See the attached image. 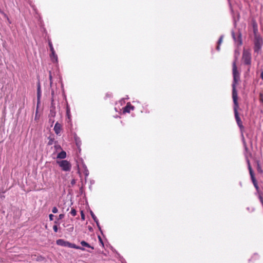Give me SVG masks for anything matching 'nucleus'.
I'll return each mask as SVG.
<instances>
[{"label":"nucleus","mask_w":263,"mask_h":263,"mask_svg":"<svg viewBox=\"0 0 263 263\" xmlns=\"http://www.w3.org/2000/svg\"><path fill=\"white\" fill-rule=\"evenodd\" d=\"M233 83L232 84L233 91H232V98L233 100V102L234 103V112H235V116L237 121V123L239 126V127L241 129L243 126L242 125L241 121L240 120V118L238 117V112L237 110V108L238 107V103H237V94L236 90V85L237 82L239 81V73L237 70V67L236 66L235 62H234L233 63Z\"/></svg>","instance_id":"1"},{"label":"nucleus","mask_w":263,"mask_h":263,"mask_svg":"<svg viewBox=\"0 0 263 263\" xmlns=\"http://www.w3.org/2000/svg\"><path fill=\"white\" fill-rule=\"evenodd\" d=\"M254 51L256 52H258L261 50L263 45V40L261 36L254 37Z\"/></svg>","instance_id":"2"},{"label":"nucleus","mask_w":263,"mask_h":263,"mask_svg":"<svg viewBox=\"0 0 263 263\" xmlns=\"http://www.w3.org/2000/svg\"><path fill=\"white\" fill-rule=\"evenodd\" d=\"M58 164L62 169L64 171H69L71 169V164L67 160L58 161Z\"/></svg>","instance_id":"3"},{"label":"nucleus","mask_w":263,"mask_h":263,"mask_svg":"<svg viewBox=\"0 0 263 263\" xmlns=\"http://www.w3.org/2000/svg\"><path fill=\"white\" fill-rule=\"evenodd\" d=\"M252 27H253V30L254 37L257 36H260V35L258 33V26H257V24L256 22H255V21L253 22Z\"/></svg>","instance_id":"4"},{"label":"nucleus","mask_w":263,"mask_h":263,"mask_svg":"<svg viewBox=\"0 0 263 263\" xmlns=\"http://www.w3.org/2000/svg\"><path fill=\"white\" fill-rule=\"evenodd\" d=\"M61 127L62 126L60 123H59L58 122H57L55 123L54 127V130L57 135H59L60 133L61 130Z\"/></svg>","instance_id":"5"},{"label":"nucleus","mask_w":263,"mask_h":263,"mask_svg":"<svg viewBox=\"0 0 263 263\" xmlns=\"http://www.w3.org/2000/svg\"><path fill=\"white\" fill-rule=\"evenodd\" d=\"M66 247H68L69 248H74V249H80L81 250H84V249H83L80 247L77 246L76 245H74L73 243H70L68 241L67 243Z\"/></svg>","instance_id":"6"},{"label":"nucleus","mask_w":263,"mask_h":263,"mask_svg":"<svg viewBox=\"0 0 263 263\" xmlns=\"http://www.w3.org/2000/svg\"><path fill=\"white\" fill-rule=\"evenodd\" d=\"M251 178L252 181V182L253 183V185H254V187H255V189L257 190H258L259 189V187H258V184H257V180H256V179L255 178L254 175L253 176H251Z\"/></svg>","instance_id":"7"},{"label":"nucleus","mask_w":263,"mask_h":263,"mask_svg":"<svg viewBox=\"0 0 263 263\" xmlns=\"http://www.w3.org/2000/svg\"><path fill=\"white\" fill-rule=\"evenodd\" d=\"M57 244L61 246H67V241H65L63 239H58L57 240Z\"/></svg>","instance_id":"8"},{"label":"nucleus","mask_w":263,"mask_h":263,"mask_svg":"<svg viewBox=\"0 0 263 263\" xmlns=\"http://www.w3.org/2000/svg\"><path fill=\"white\" fill-rule=\"evenodd\" d=\"M49 46H50V50L51 51L52 56H53L54 58H55L56 60H57V55L55 54V51L54 50V49H53V47L52 46V44H51V43L50 42H49Z\"/></svg>","instance_id":"9"},{"label":"nucleus","mask_w":263,"mask_h":263,"mask_svg":"<svg viewBox=\"0 0 263 263\" xmlns=\"http://www.w3.org/2000/svg\"><path fill=\"white\" fill-rule=\"evenodd\" d=\"M66 157V153L64 151H62L57 156L58 158L64 159Z\"/></svg>","instance_id":"10"},{"label":"nucleus","mask_w":263,"mask_h":263,"mask_svg":"<svg viewBox=\"0 0 263 263\" xmlns=\"http://www.w3.org/2000/svg\"><path fill=\"white\" fill-rule=\"evenodd\" d=\"M81 244L82 245V246H83L84 247H88V248H90L92 249H93V247L90 246L87 242H86L85 241H82L81 242Z\"/></svg>","instance_id":"11"},{"label":"nucleus","mask_w":263,"mask_h":263,"mask_svg":"<svg viewBox=\"0 0 263 263\" xmlns=\"http://www.w3.org/2000/svg\"><path fill=\"white\" fill-rule=\"evenodd\" d=\"M132 109V110L134 109V107L133 106H128L127 105L124 109V112H129L130 111V109Z\"/></svg>","instance_id":"12"},{"label":"nucleus","mask_w":263,"mask_h":263,"mask_svg":"<svg viewBox=\"0 0 263 263\" xmlns=\"http://www.w3.org/2000/svg\"><path fill=\"white\" fill-rule=\"evenodd\" d=\"M90 214H91V216L92 218H93V219L95 220V221L97 223V225L98 226V220L96 216L95 215V214H93V213L92 212H91Z\"/></svg>","instance_id":"13"},{"label":"nucleus","mask_w":263,"mask_h":263,"mask_svg":"<svg viewBox=\"0 0 263 263\" xmlns=\"http://www.w3.org/2000/svg\"><path fill=\"white\" fill-rule=\"evenodd\" d=\"M70 214L73 216H75L77 214V211H76L75 209H72L71 211H70Z\"/></svg>","instance_id":"14"},{"label":"nucleus","mask_w":263,"mask_h":263,"mask_svg":"<svg viewBox=\"0 0 263 263\" xmlns=\"http://www.w3.org/2000/svg\"><path fill=\"white\" fill-rule=\"evenodd\" d=\"M249 173H250V175L251 176H253L254 175V173H253V171L251 168V167L250 166V165H249Z\"/></svg>","instance_id":"15"},{"label":"nucleus","mask_w":263,"mask_h":263,"mask_svg":"<svg viewBox=\"0 0 263 263\" xmlns=\"http://www.w3.org/2000/svg\"><path fill=\"white\" fill-rule=\"evenodd\" d=\"M53 213H57L58 212V210L56 207H53L52 210Z\"/></svg>","instance_id":"16"},{"label":"nucleus","mask_w":263,"mask_h":263,"mask_svg":"<svg viewBox=\"0 0 263 263\" xmlns=\"http://www.w3.org/2000/svg\"><path fill=\"white\" fill-rule=\"evenodd\" d=\"M40 95H41L40 87V86H39L38 89H37V98H38V99H39V98L40 97Z\"/></svg>","instance_id":"17"},{"label":"nucleus","mask_w":263,"mask_h":263,"mask_svg":"<svg viewBox=\"0 0 263 263\" xmlns=\"http://www.w3.org/2000/svg\"><path fill=\"white\" fill-rule=\"evenodd\" d=\"M81 219L84 220L85 219V215L83 213V211H81Z\"/></svg>","instance_id":"18"},{"label":"nucleus","mask_w":263,"mask_h":263,"mask_svg":"<svg viewBox=\"0 0 263 263\" xmlns=\"http://www.w3.org/2000/svg\"><path fill=\"white\" fill-rule=\"evenodd\" d=\"M64 217V215L63 214H61L59 216L58 220L62 219Z\"/></svg>","instance_id":"19"},{"label":"nucleus","mask_w":263,"mask_h":263,"mask_svg":"<svg viewBox=\"0 0 263 263\" xmlns=\"http://www.w3.org/2000/svg\"><path fill=\"white\" fill-rule=\"evenodd\" d=\"M53 229L55 232H57L58 231V227L57 225H54L53 227Z\"/></svg>","instance_id":"20"},{"label":"nucleus","mask_w":263,"mask_h":263,"mask_svg":"<svg viewBox=\"0 0 263 263\" xmlns=\"http://www.w3.org/2000/svg\"><path fill=\"white\" fill-rule=\"evenodd\" d=\"M222 42V36H221L218 40V44H220Z\"/></svg>","instance_id":"21"},{"label":"nucleus","mask_w":263,"mask_h":263,"mask_svg":"<svg viewBox=\"0 0 263 263\" xmlns=\"http://www.w3.org/2000/svg\"><path fill=\"white\" fill-rule=\"evenodd\" d=\"M53 215L52 214H50L49 217V219L50 220H53Z\"/></svg>","instance_id":"22"},{"label":"nucleus","mask_w":263,"mask_h":263,"mask_svg":"<svg viewBox=\"0 0 263 263\" xmlns=\"http://www.w3.org/2000/svg\"><path fill=\"white\" fill-rule=\"evenodd\" d=\"M55 148H56L57 150H58L59 149H61V146L59 145H55Z\"/></svg>","instance_id":"23"},{"label":"nucleus","mask_w":263,"mask_h":263,"mask_svg":"<svg viewBox=\"0 0 263 263\" xmlns=\"http://www.w3.org/2000/svg\"><path fill=\"white\" fill-rule=\"evenodd\" d=\"M242 140L243 141V143H244V144H245V149H246V145H245V137L243 136V135L242 134Z\"/></svg>","instance_id":"24"},{"label":"nucleus","mask_w":263,"mask_h":263,"mask_svg":"<svg viewBox=\"0 0 263 263\" xmlns=\"http://www.w3.org/2000/svg\"><path fill=\"white\" fill-rule=\"evenodd\" d=\"M247 62H248V64H250V58H249V57H248V61H247Z\"/></svg>","instance_id":"25"},{"label":"nucleus","mask_w":263,"mask_h":263,"mask_svg":"<svg viewBox=\"0 0 263 263\" xmlns=\"http://www.w3.org/2000/svg\"><path fill=\"white\" fill-rule=\"evenodd\" d=\"M243 58L244 61L246 62L247 61V58L245 57V55H243Z\"/></svg>","instance_id":"26"},{"label":"nucleus","mask_w":263,"mask_h":263,"mask_svg":"<svg viewBox=\"0 0 263 263\" xmlns=\"http://www.w3.org/2000/svg\"><path fill=\"white\" fill-rule=\"evenodd\" d=\"M241 44V41H240L239 40H238V44Z\"/></svg>","instance_id":"27"},{"label":"nucleus","mask_w":263,"mask_h":263,"mask_svg":"<svg viewBox=\"0 0 263 263\" xmlns=\"http://www.w3.org/2000/svg\"><path fill=\"white\" fill-rule=\"evenodd\" d=\"M220 46V45H219V44H218V46H217V49L218 50H219V49H220V46Z\"/></svg>","instance_id":"28"},{"label":"nucleus","mask_w":263,"mask_h":263,"mask_svg":"<svg viewBox=\"0 0 263 263\" xmlns=\"http://www.w3.org/2000/svg\"><path fill=\"white\" fill-rule=\"evenodd\" d=\"M261 77L263 79V72L261 73Z\"/></svg>","instance_id":"29"},{"label":"nucleus","mask_w":263,"mask_h":263,"mask_svg":"<svg viewBox=\"0 0 263 263\" xmlns=\"http://www.w3.org/2000/svg\"><path fill=\"white\" fill-rule=\"evenodd\" d=\"M54 223L57 224V223H58V221H54Z\"/></svg>","instance_id":"30"},{"label":"nucleus","mask_w":263,"mask_h":263,"mask_svg":"<svg viewBox=\"0 0 263 263\" xmlns=\"http://www.w3.org/2000/svg\"><path fill=\"white\" fill-rule=\"evenodd\" d=\"M49 144H51V142H50L49 143Z\"/></svg>","instance_id":"31"},{"label":"nucleus","mask_w":263,"mask_h":263,"mask_svg":"<svg viewBox=\"0 0 263 263\" xmlns=\"http://www.w3.org/2000/svg\"><path fill=\"white\" fill-rule=\"evenodd\" d=\"M50 79H51V75L50 76Z\"/></svg>","instance_id":"32"}]
</instances>
